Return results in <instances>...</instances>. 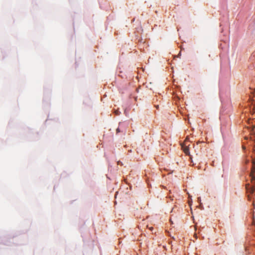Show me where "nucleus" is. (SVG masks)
I'll list each match as a JSON object with an SVG mask.
<instances>
[{
  "label": "nucleus",
  "instance_id": "f257e3e1",
  "mask_svg": "<svg viewBox=\"0 0 255 255\" xmlns=\"http://www.w3.org/2000/svg\"><path fill=\"white\" fill-rule=\"evenodd\" d=\"M253 172H255V167L253 168L252 172L251 174L252 182L254 184H255V175H254Z\"/></svg>",
  "mask_w": 255,
  "mask_h": 255
},
{
  "label": "nucleus",
  "instance_id": "f03ea898",
  "mask_svg": "<svg viewBox=\"0 0 255 255\" xmlns=\"http://www.w3.org/2000/svg\"><path fill=\"white\" fill-rule=\"evenodd\" d=\"M182 147L183 149V151L184 152H185V153H186V154H189V148L187 146H182Z\"/></svg>",
  "mask_w": 255,
  "mask_h": 255
},
{
  "label": "nucleus",
  "instance_id": "7ed1b4c3",
  "mask_svg": "<svg viewBox=\"0 0 255 255\" xmlns=\"http://www.w3.org/2000/svg\"><path fill=\"white\" fill-rule=\"evenodd\" d=\"M250 190L252 193H254L255 192V186L252 187Z\"/></svg>",
  "mask_w": 255,
  "mask_h": 255
},
{
  "label": "nucleus",
  "instance_id": "20e7f679",
  "mask_svg": "<svg viewBox=\"0 0 255 255\" xmlns=\"http://www.w3.org/2000/svg\"><path fill=\"white\" fill-rule=\"evenodd\" d=\"M121 131L120 129V128H118L117 129V132L118 133V132H120Z\"/></svg>",
  "mask_w": 255,
  "mask_h": 255
},
{
  "label": "nucleus",
  "instance_id": "39448f33",
  "mask_svg": "<svg viewBox=\"0 0 255 255\" xmlns=\"http://www.w3.org/2000/svg\"><path fill=\"white\" fill-rule=\"evenodd\" d=\"M190 209H191V213L192 214V208H190Z\"/></svg>",
  "mask_w": 255,
  "mask_h": 255
}]
</instances>
